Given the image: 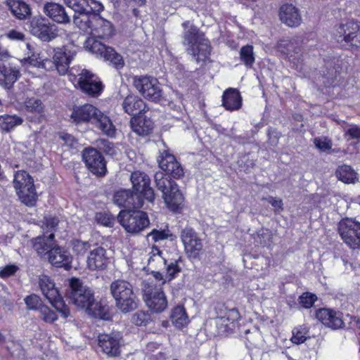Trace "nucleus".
<instances>
[{
    "label": "nucleus",
    "instance_id": "56",
    "mask_svg": "<svg viewBox=\"0 0 360 360\" xmlns=\"http://www.w3.org/2000/svg\"><path fill=\"white\" fill-rule=\"evenodd\" d=\"M97 221L108 227L113 226L114 219L105 213H99L96 215Z\"/></svg>",
    "mask_w": 360,
    "mask_h": 360
},
{
    "label": "nucleus",
    "instance_id": "64",
    "mask_svg": "<svg viewBox=\"0 0 360 360\" xmlns=\"http://www.w3.org/2000/svg\"><path fill=\"white\" fill-rule=\"evenodd\" d=\"M153 274L155 277V279H153V281H154L155 283H156L155 281H161V283L159 285H158V286H160L161 288V285L165 283V280L163 279L162 274H160L159 271H153ZM148 281H152V279H148Z\"/></svg>",
    "mask_w": 360,
    "mask_h": 360
},
{
    "label": "nucleus",
    "instance_id": "31",
    "mask_svg": "<svg viewBox=\"0 0 360 360\" xmlns=\"http://www.w3.org/2000/svg\"><path fill=\"white\" fill-rule=\"evenodd\" d=\"M162 197L167 207L174 212L181 207L184 201V198L177 185L170 189L167 193L162 195Z\"/></svg>",
    "mask_w": 360,
    "mask_h": 360
},
{
    "label": "nucleus",
    "instance_id": "38",
    "mask_svg": "<svg viewBox=\"0 0 360 360\" xmlns=\"http://www.w3.org/2000/svg\"><path fill=\"white\" fill-rule=\"evenodd\" d=\"M89 307H87L85 310V311L89 315L103 320H108L110 319L108 307L107 305H103L101 302H96L94 300Z\"/></svg>",
    "mask_w": 360,
    "mask_h": 360
},
{
    "label": "nucleus",
    "instance_id": "28",
    "mask_svg": "<svg viewBox=\"0 0 360 360\" xmlns=\"http://www.w3.org/2000/svg\"><path fill=\"white\" fill-rule=\"evenodd\" d=\"M278 15L282 22H298L302 20L299 8L291 3L281 5Z\"/></svg>",
    "mask_w": 360,
    "mask_h": 360
},
{
    "label": "nucleus",
    "instance_id": "48",
    "mask_svg": "<svg viewBox=\"0 0 360 360\" xmlns=\"http://www.w3.org/2000/svg\"><path fill=\"white\" fill-rule=\"evenodd\" d=\"M39 313L41 318L46 323H52L57 319V315L55 311L47 306L40 307Z\"/></svg>",
    "mask_w": 360,
    "mask_h": 360
},
{
    "label": "nucleus",
    "instance_id": "6",
    "mask_svg": "<svg viewBox=\"0 0 360 360\" xmlns=\"http://www.w3.org/2000/svg\"><path fill=\"white\" fill-rule=\"evenodd\" d=\"M69 290L67 297L70 302L80 309H86L94 301L92 290L75 278L69 280Z\"/></svg>",
    "mask_w": 360,
    "mask_h": 360
},
{
    "label": "nucleus",
    "instance_id": "55",
    "mask_svg": "<svg viewBox=\"0 0 360 360\" xmlns=\"http://www.w3.org/2000/svg\"><path fill=\"white\" fill-rule=\"evenodd\" d=\"M169 234L165 231H158L153 229L147 235L148 238H151L155 242L167 238Z\"/></svg>",
    "mask_w": 360,
    "mask_h": 360
},
{
    "label": "nucleus",
    "instance_id": "26",
    "mask_svg": "<svg viewBox=\"0 0 360 360\" xmlns=\"http://www.w3.org/2000/svg\"><path fill=\"white\" fill-rule=\"evenodd\" d=\"M278 51L286 55L289 60L295 62L299 61L302 56V49L297 40L282 39L277 45Z\"/></svg>",
    "mask_w": 360,
    "mask_h": 360
},
{
    "label": "nucleus",
    "instance_id": "54",
    "mask_svg": "<svg viewBox=\"0 0 360 360\" xmlns=\"http://www.w3.org/2000/svg\"><path fill=\"white\" fill-rule=\"evenodd\" d=\"M262 200L267 201L274 207L275 212H282L283 210V203L281 198L269 196L263 198Z\"/></svg>",
    "mask_w": 360,
    "mask_h": 360
},
{
    "label": "nucleus",
    "instance_id": "39",
    "mask_svg": "<svg viewBox=\"0 0 360 360\" xmlns=\"http://www.w3.org/2000/svg\"><path fill=\"white\" fill-rule=\"evenodd\" d=\"M170 319L176 328H181L188 323V315L182 306H177L172 310Z\"/></svg>",
    "mask_w": 360,
    "mask_h": 360
},
{
    "label": "nucleus",
    "instance_id": "60",
    "mask_svg": "<svg viewBox=\"0 0 360 360\" xmlns=\"http://www.w3.org/2000/svg\"><path fill=\"white\" fill-rule=\"evenodd\" d=\"M349 136L351 139H360V127L352 126L347 130L345 136Z\"/></svg>",
    "mask_w": 360,
    "mask_h": 360
},
{
    "label": "nucleus",
    "instance_id": "10",
    "mask_svg": "<svg viewBox=\"0 0 360 360\" xmlns=\"http://www.w3.org/2000/svg\"><path fill=\"white\" fill-rule=\"evenodd\" d=\"M117 220L131 233H139L150 224L147 214L139 210H122L117 216Z\"/></svg>",
    "mask_w": 360,
    "mask_h": 360
},
{
    "label": "nucleus",
    "instance_id": "40",
    "mask_svg": "<svg viewBox=\"0 0 360 360\" xmlns=\"http://www.w3.org/2000/svg\"><path fill=\"white\" fill-rule=\"evenodd\" d=\"M155 181L158 189L162 193V195L167 193L170 189L177 185L174 181L165 177L162 172L155 174Z\"/></svg>",
    "mask_w": 360,
    "mask_h": 360
},
{
    "label": "nucleus",
    "instance_id": "22",
    "mask_svg": "<svg viewBox=\"0 0 360 360\" xmlns=\"http://www.w3.org/2000/svg\"><path fill=\"white\" fill-rule=\"evenodd\" d=\"M108 257L102 247H94L86 257V266L91 271L103 270L107 267Z\"/></svg>",
    "mask_w": 360,
    "mask_h": 360
},
{
    "label": "nucleus",
    "instance_id": "46",
    "mask_svg": "<svg viewBox=\"0 0 360 360\" xmlns=\"http://www.w3.org/2000/svg\"><path fill=\"white\" fill-rule=\"evenodd\" d=\"M3 129L7 131L11 130L15 127L20 125L22 123V119L17 115H6L3 117Z\"/></svg>",
    "mask_w": 360,
    "mask_h": 360
},
{
    "label": "nucleus",
    "instance_id": "24",
    "mask_svg": "<svg viewBox=\"0 0 360 360\" xmlns=\"http://www.w3.org/2000/svg\"><path fill=\"white\" fill-rule=\"evenodd\" d=\"M31 33L44 41H50L60 35L56 24H30Z\"/></svg>",
    "mask_w": 360,
    "mask_h": 360
},
{
    "label": "nucleus",
    "instance_id": "57",
    "mask_svg": "<svg viewBox=\"0 0 360 360\" xmlns=\"http://www.w3.org/2000/svg\"><path fill=\"white\" fill-rule=\"evenodd\" d=\"M166 271L167 276L169 279H172L176 273L180 271V268L177 265L176 262H170L169 264H166V266L164 268Z\"/></svg>",
    "mask_w": 360,
    "mask_h": 360
},
{
    "label": "nucleus",
    "instance_id": "49",
    "mask_svg": "<svg viewBox=\"0 0 360 360\" xmlns=\"http://www.w3.org/2000/svg\"><path fill=\"white\" fill-rule=\"evenodd\" d=\"M338 32L340 34H342L343 37L345 34H349L351 37H354L356 33L359 32V26L358 24H340Z\"/></svg>",
    "mask_w": 360,
    "mask_h": 360
},
{
    "label": "nucleus",
    "instance_id": "9",
    "mask_svg": "<svg viewBox=\"0 0 360 360\" xmlns=\"http://www.w3.org/2000/svg\"><path fill=\"white\" fill-rule=\"evenodd\" d=\"M65 4L75 13H79L86 19H81L80 22H91L101 18L99 13L104 8L102 4L96 0H64Z\"/></svg>",
    "mask_w": 360,
    "mask_h": 360
},
{
    "label": "nucleus",
    "instance_id": "18",
    "mask_svg": "<svg viewBox=\"0 0 360 360\" xmlns=\"http://www.w3.org/2000/svg\"><path fill=\"white\" fill-rule=\"evenodd\" d=\"M75 79V86L89 95L97 96L102 90V84L97 77L86 70H82Z\"/></svg>",
    "mask_w": 360,
    "mask_h": 360
},
{
    "label": "nucleus",
    "instance_id": "30",
    "mask_svg": "<svg viewBox=\"0 0 360 360\" xmlns=\"http://www.w3.org/2000/svg\"><path fill=\"white\" fill-rule=\"evenodd\" d=\"M222 105L228 110H236L242 105V98L236 89L226 90L222 96Z\"/></svg>",
    "mask_w": 360,
    "mask_h": 360
},
{
    "label": "nucleus",
    "instance_id": "14",
    "mask_svg": "<svg viewBox=\"0 0 360 360\" xmlns=\"http://www.w3.org/2000/svg\"><path fill=\"white\" fill-rule=\"evenodd\" d=\"M83 160L86 167L97 176H103L107 172L103 156L94 148H85L82 152Z\"/></svg>",
    "mask_w": 360,
    "mask_h": 360
},
{
    "label": "nucleus",
    "instance_id": "25",
    "mask_svg": "<svg viewBox=\"0 0 360 360\" xmlns=\"http://www.w3.org/2000/svg\"><path fill=\"white\" fill-rule=\"evenodd\" d=\"M48 259L49 262L56 267L64 268L65 270H69L72 267V255L60 248L53 247L48 255Z\"/></svg>",
    "mask_w": 360,
    "mask_h": 360
},
{
    "label": "nucleus",
    "instance_id": "43",
    "mask_svg": "<svg viewBox=\"0 0 360 360\" xmlns=\"http://www.w3.org/2000/svg\"><path fill=\"white\" fill-rule=\"evenodd\" d=\"M95 245L89 241L74 240L72 241V249L77 256H84L87 252H90Z\"/></svg>",
    "mask_w": 360,
    "mask_h": 360
},
{
    "label": "nucleus",
    "instance_id": "8",
    "mask_svg": "<svg viewBox=\"0 0 360 360\" xmlns=\"http://www.w3.org/2000/svg\"><path fill=\"white\" fill-rule=\"evenodd\" d=\"M39 286L42 294L61 314V316L67 319L70 316L69 308L65 304L53 281L49 276L42 275L39 278Z\"/></svg>",
    "mask_w": 360,
    "mask_h": 360
},
{
    "label": "nucleus",
    "instance_id": "12",
    "mask_svg": "<svg viewBox=\"0 0 360 360\" xmlns=\"http://www.w3.org/2000/svg\"><path fill=\"white\" fill-rule=\"evenodd\" d=\"M53 61L48 63V69L55 68L60 75L67 73L70 63L76 54V50L73 45L64 46L62 48H56L53 50Z\"/></svg>",
    "mask_w": 360,
    "mask_h": 360
},
{
    "label": "nucleus",
    "instance_id": "33",
    "mask_svg": "<svg viewBox=\"0 0 360 360\" xmlns=\"http://www.w3.org/2000/svg\"><path fill=\"white\" fill-rule=\"evenodd\" d=\"M7 4L13 15L20 20H26L31 15L30 6L22 0H7Z\"/></svg>",
    "mask_w": 360,
    "mask_h": 360
},
{
    "label": "nucleus",
    "instance_id": "35",
    "mask_svg": "<svg viewBox=\"0 0 360 360\" xmlns=\"http://www.w3.org/2000/svg\"><path fill=\"white\" fill-rule=\"evenodd\" d=\"M122 107L125 112L135 117L144 110L145 103L137 96H129L124 100Z\"/></svg>",
    "mask_w": 360,
    "mask_h": 360
},
{
    "label": "nucleus",
    "instance_id": "45",
    "mask_svg": "<svg viewBox=\"0 0 360 360\" xmlns=\"http://www.w3.org/2000/svg\"><path fill=\"white\" fill-rule=\"evenodd\" d=\"M308 330L306 327L301 326L294 328L292 330V337L291 341L292 343L299 345L303 343L307 340Z\"/></svg>",
    "mask_w": 360,
    "mask_h": 360
},
{
    "label": "nucleus",
    "instance_id": "4",
    "mask_svg": "<svg viewBox=\"0 0 360 360\" xmlns=\"http://www.w3.org/2000/svg\"><path fill=\"white\" fill-rule=\"evenodd\" d=\"M110 290L117 307L122 313H128L138 307L139 299L134 292L132 285L128 281L115 280L111 283Z\"/></svg>",
    "mask_w": 360,
    "mask_h": 360
},
{
    "label": "nucleus",
    "instance_id": "15",
    "mask_svg": "<svg viewBox=\"0 0 360 360\" xmlns=\"http://www.w3.org/2000/svg\"><path fill=\"white\" fill-rule=\"evenodd\" d=\"M98 345L103 353L110 357L118 356L121 352L122 337L119 333H102L97 338Z\"/></svg>",
    "mask_w": 360,
    "mask_h": 360
},
{
    "label": "nucleus",
    "instance_id": "32",
    "mask_svg": "<svg viewBox=\"0 0 360 360\" xmlns=\"http://www.w3.org/2000/svg\"><path fill=\"white\" fill-rule=\"evenodd\" d=\"M131 127L136 134L144 136L152 131L153 126L150 120L141 115L131 119Z\"/></svg>",
    "mask_w": 360,
    "mask_h": 360
},
{
    "label": "nucleus",
    "instance_id": "13",
    "mask_svg": "<svg viewBox=\"0 0 360 360\" xmlns=\"http://www.w3.org/2000/svg\"><path fill=\"white\" fill-rule=\"evenodd\" d=\"M135 88L146 98L158 101L162 95L158 80L149 76H136L133 81Z\"/></svg>",
    "mask_w": 360,
    "mask_h": 360
},
{
    "label": "nucleus",
    "instance_id": "62",
    "mask_svg": "<svg viewBox=\"0 0 360 360\" xmlns=\"http://www.w3.org/2000/svg\"><path fill=\"white\" fill-rule=\"evenodd\" d=\"M5 35L6 37L12 40L23 41L25 38V36L22 32L15 30H11Z\"/></svg>",
    "mask_w": 360,
    "mask_h": 360
},
{
    "label": "nucleus",
    "instance_id": "23",
    "mask_svg": "<svg viewBox=\"0 0 360 360\" xmlns=\"http://www.w3.org/2000/svg\"><path fill=\"white\" fill-rule=\"evenodd\" d=\"M240 318V314L236 309L228 310L224 316L215 319L214 323L219 335H224L230 330H233L236 321Z\"/></svg>",
    "mask_w": 360,
    "mask_h": 360
},
{
    "label": "nucleus",
    "instance_id": "50",
    "mask_svg": "<svg viewBox=\"0 0 360 360\" xmlns=\"http://www.w3.org/2000/svg\"><path fill=\"white\" fill-rule=\"evenodd\" d=\"M25 304L27 307L29 309L36 310L38 309L39 311L40 307H43L44 305L41 304V298L36 295H31L27 296L25 299Z\"/></svg>",
    "mask_w": 360,
    "mask_h": 360
},
{
    "label": "nucleus",
    "instance_id": "51",
    "mask_svg": "<svg viewBox=\"0 0 360 360\" xmlns=\"http://www.w3.org/2000/svg\"><path fill=\"white\" fill-rule=\"evenodd\" d=\"M314 143L316 147L322 151L330 150L332 147V141L326 137L315 138Z\"/></svg>",
    "mask_w": 360,
    "mask_h": 360
},
{
    "label": "nucleus",
    "instance_id": "16",
    "mask_svg": "<svg viewBox=\"0 0 360 360\" xmlns=\"http://www.w3.org/2000/svg\"><path fill=\"white\" fill-rule=\"evenodd\" d=\"M8 56L7 52L0 51V61L8 58ZM20 76V71L14 63H0V86L4 89H10Z\"/></svg>",
    "mask_w": 360,
    "mask_h": 360
},
{
    "label": "nucleus",
    "instance_id": "41",
    "mask_svg": "<svg viewBox=\"0 0 360 360\" xmlns=\"http://www.w3.org/2000/svg\"><path fill=\"white\" fill-rule=\"evenodd\" d=\"M25 110L28 112L34 113L39 116H43L44 112V105L41 101L35 98H30L25 101Z\"/></svg>",
    "mask_w": 360,
    "mask_h": 360
},
{
    "label": "nucleus",
    "instance_id": "37",
    "mask_svg": "<svg viewBox=\"0 0 360 360\" xmlns=\"http://www.w3.org/2000/svg\"><path fill=\"white\" fill-rule=\"evenodd\" d=\"M148 264L150 268L154 269H162L166 266L167 260L162 255V252L157 248L153 247L149 253Z\"/></svg>",
    "mask_w": 360,
    "mask_h": 360
},
{
    "label": "nucleus",
    "instance_id": "19",
    "mask_svg": "<svg viewBox=\"0 0 360 360\" xmlns=\"http://www.w3.org/2000/svg\"><path fill=\"white\" fill-rule=\"evenodd\" d=\"M181 239L190 257H195L199 255L202 249V243L191 228L186 227L181 231Z\"/></svg>",
    "mask_w": 360,
    "mask_h": 360
},
{
    "label": "nucleus",
    "instance_id": "20",
    "mask_svg": "<svg viewBox=\"0 0 360 360\" xmlns=\"http://www.w3.org/2000/svg\"><path fill=\"white\" fill-rule=\"evenodd\" d=\"M160 167L174 178H180L184 170L175 157L168 150H164L158 160Z\"/></svg>",
    "mask_w": 360,
    "mask_h": 360
},
{
    "label": "nucleus",
    "instance_id": "63",
    "mask_svg": "<svg viewBox=\"0 0 360 360\" xmlns=\"http://www.w3.org/2000/svg\"><path fill=\"white\" fill-rule=\"evenodd\" d=\"M269 141L272 146H276L280 138V133L276 130H271L269 132Z\"/></svg>",
    "mask_w": 360,
    "mask_h": 360
},
{
    "label": "nucleus",
    "instance_id": "11",
    "mask_svg": "<svg viewBox=\"0 0 360 360\" xmlns=\"http://www.w3.org/2000/svg\"><path fill=\"white\" fill-rule=\"evenodd\" d=\"M338 232L342 240L351 248H360V223L353 219L341 220L338 225Z\"/></svg>",
    "mask_w": 360,
    "mask_h": 360
},
{
    "label": "nucleus",
    "instance_id": "58",
    "mask_svg": "<svg viewBox=\"0 0 360 360\" xmlns=\"http://www.w3.org/2000/svg\"><path fill=\"white\" fill-rule=\"evenodd\" d=\"M18 267L14 264L7 265L0 270V277L3 278H8L15 274Z\"/></svg>",
    "mask_w": 360,
    "mask_h": 360
},
{
    "label": "nucleus",
    "instance_id": "27",
    "mask_svg": "<svg viewBox=\"0 0 360 360\" xmlns=\"http://www.w3.org/2000/svg\"><path fill=\"white\" fill-rule=\"evenodd\" d=\"M316 317L325 326L338 329L343 326L341 315L329 309H320L316 311Z\"/></svg>",
    "mask_w": 360,
    "mask_h": 360
},
{
    "label": "nucleus",
    "instance_id": "47",
    "mask_svg": "<svg viewBox=\"0 0 360 360\" xmlns=\"http://www.w3.org/2000/svg\"><path fill=\"white\" fill-rule=\"evenodd\" d=\"M98 146L100 149L103 151L106 155L114 156L117 154V150L115 145L105 139L99 141Z\"/></svg>",
    "mask_w": 360,
    "mask_h": 360
},
{
    "label": "nucleus",
    "instance_id": "42",
    "mask_svg": "<svg viewBox=\"0 0 360 360\" xmlns=\"http://www.w3.org/2000/svg\"><path fill=\"white\" fill-rule=\"evenodd\" d=\"M49 59L44 58V56H40V54L38 56L33 54L31 56H28L20 60L22 65L28 64L34 67L43 68L45 69H48V63H49Z\"/></svg>",
    "mask_w": 360,
    "mask_h": 360
},
{
    "label": "nucleus",
    "instance_id": "36",
    "mask_svg": "<svg viewBox=\"0 0 360 360\" xmlns=\"http://www.w3.org/2000/svg\"><path fill=\"white\" fill-rule=\"evenodd\" d=\"M335 174L337 178L345 184H355L358 181L357 173L347 165L340 166Z\"/></svg>",
    "mask_w": 360,
    "mask_h": 360
},
{
    "label": "nucleus",
    "instance_id": "44",
    "mask_svg": "<svg viewBox=\"0 0 360 360\" xmlns=\"http://www.w3.org/2000/svg\"><path fill=\"white\" fill-rule=\"evenodd\" d=\"M240 58L246 67H252L255 60L253 46L251 45L243 46L240 50Z\"/></svg>",
    "mask_w": 360,
    "mask_h": 360
},
{
    "label": "nucleus",
    "instance_id": "3",
    "mask_svg": "<svg viewBox=\"0 0 360 360\" xmlns=\"http://www.w3.org/2000/svg\"><path fill=\"white\" fill-rule=\"evenodd\" d=\"M184 30V44L190 46L188 52L194 57L196 63L203 65L210 58V46L208 40L193 24H185Z\"/></svg>",
    "mask_w": 360,
    "mask_h": 360
},
{
    "label": "nucleus",
    "instance_id": "59",
    "mask_svg": "<svg viewBox=\"0 0 360 360\" xmlns=\"http://www.w3.org/2000/svg\"><path fill=\"white\" fill-rule=\"evenodd\" d=\"M344 40L352 46H355L356 47L360 46V27L359 32L356 33L354 37H351L349 34H345L344 36Z\"/></svg>",
    "mask_w": 360,
    "mask_h": 360
},
{
    "label": "nucleus",
    "instance_id": "34",
    "mask_svg": "<svg viewBox=\"0 0 360 360\" xmlns=\"http://www.w3.org/2000/svg\"><path fill=\"white\" fill-rule=\"evenodd\" d=\"M54 234L50 233L48 236H39L32 241L33 248L39 255L49 253L54 246Z\"/></svg>",
    "mask_w": 360,
    "mask_h": 360
},
{
    "label": "nucleus",
    "instance_id": "5",
    "mask_svg": "<svg viewBox=\"0 0 360 360\" xmlns=\"http://www.w3.org/2000/svg\"><path fill=\"white\" fill-rule=\"evenodd\" d=\"M13 186L21 202L26 205H34L37 195L32 176L25 171H18L14 175Z\"/></svg>",
    "mask_w": 360,
    "mask_h": 360
},
{
    "label": "nucleus",
    "instance_id": "21",
    "mask_svg": "<svg viewBox=\"0 0 360 360\" xmlns=\"http://www.w3.org/2000/svg\"><path fill=\"white\" fill-rule=\"evenodd\" d=\"M113 202L119 207H131L135 209L146 208L143 199L140 195L133 194L129 190H120L113 196Z\"/></svg>",
    "mask_w": 360,
    "mask_h": 360
},
{
    "label": "nucleus",
    "instance_id": "2",
    "mask_svg": "<svg viewBox=\"0 0 360 360\" xmlns=\"http://www.w3.org/2000/svg\"><path fill=\"white\" fill-rule=\"evenodd\" d=\"M71 118L77 123L91 122L108 136L115 134V128L110 118L93 105L84 104L76 108Z\"/></svg>",
    "mask_w": 360,
    "mask_h": 360
},
{
    "label": "nucleus",
    "instance_id": "1",
    "mask_svg": "<svg viewBox=\"0 0 360 360\" xmlns=\"http://www.w3.org/2000/svg\"><path fill=\"white\" fill-rule=\"evenodd\" d=\"M79 29L84 28L85 32L89 34L91 38H89L84 47L86 50L96 55L98 58L109 61L117 69L122 68L124 60L112 48L106 46L94 38L108 39L114 34L112 24H80Z\"/></svg>",
    "mask_w": 360,
    "mask_h": 360
},
{
    "label": "nucleus",
    "instance_id": "7",
    "mask_svg": "<svg viewBox=\"0 0 360 360\" xmlns=\"http://www.w3.org/2000/svg\"><path fill=\"white\" fill-rule=\"evenodd\" d=\"M142 289L143 300L152 311L160 313L167 308V300L165 293L154 281H143Z\"/></svg>",
    "mask_w": 360,
    "mask_h": 360
},
{
    "label": "nucleus",
    "instance_id": "17",
    "mask_svg": "<svg viewBox=\"0 0 360 360\" xmlns=\"http://www.w3.org/2000/svg\"><path fill=\"white\" fill-rule=\"evenodd\" d=\"M131 181L135 194L146 199L149 202H153L155 199L153 189L150 186V179L147 174L139 171L134 172L131 175Z\"/></svg>",
    "mask_w": 360,
    "mask_h": 360
},
{
    "label": "nucleus",
    "instance_id": "52",
    "mask_svg": "<svg viewBox=\"0 0 360 360\" xmlns=\"http://www.w3.org/2000/svg\"><path fill=\"white\" fill-rule=\"evenodd\" d=\"M316 299L315 295L308 292L304 293L299 298L300 304L307 309L311 307Z\"/></svg>",
    "mask_w": 360,
    "mask_h": 360
},
{
    "label": "nucleus",
    "instance_id": "29",
    "mask_svg": "<svg viewBox=\"0 0 360 360\" xmlns=\"http://www.w3.org/2000/svg\"><path fill=\"white\" fill-rule=\"evenodd\" d=\"M44 12L55 22H70L69 14L64 8L56 3H47L44 6Z\"/></svg>",
    "mask_w": 360,
    "mask_h": 360
},
{
    "label": "nucleus",
    "instance_id": "61",
    "mask_svg": "<svg viewBox=\"0 0 360 360\" xmlns=\"http://www.w3.org/2000/svg\"><path fill=\"white\" fill-rule=\"evenodd\" d=\"M260 238V243L264 245H269V241L271 238V233L269 230H262V233L258 234Z\"/></svg>",
    "mask_w": 360,
    "mask_h": 360
},
{
    "label": "nucleus",
    "instance_id": "53",
    "mask_svg": "<svg viewBox=\"0 0 360 360\" xmlns=\"http://www.w3.org/2000/svg\"><path fill=\"white\" fill-rule=\"evenodd\" d=\"M149 319V315L143 311H139L133 315L132 321L137 326L146 324Z\"/></svg>",
    "mask_w": 360,
    "mask_h": 360
}]
</instances>
